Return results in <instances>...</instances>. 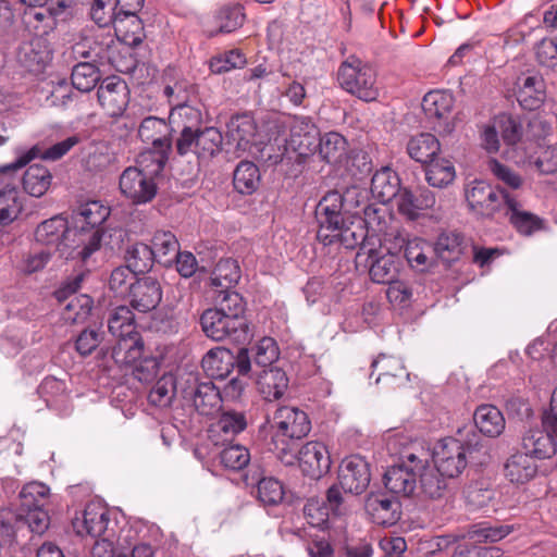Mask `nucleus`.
I'll return each mask as SVG.
<instances>
[{
    "label": "nucleus",
    "instance_id": "obj_38",
    "mask_svg": "<svg viewBox=\"0 0 557 557\" xmlns=\"http://www.w3.org/2000/svg\"><path fill=\"white\" fill-rule=\"evenodd\" d=\"M440 151L441 144L438 139L430 133L414 135L407 143L409 157L424 165L435 159Z\"/></svg>",
    "mask_w": 557,
    "mask_h": 557
},
{
    "label": "nucleus",
    "instance_id": "obj_20",
    "mask_svg": "<svg viewBox=\"0 0 557 557\" xmlns=\"http://www.w3.org/2000/svg\"><path fill=\"white\" fill-rule=\"evenodd\" d=\"M435 203V194L428 188H421L417 194L403 188L396 201L399 213L409 220L418 219L423 211L432 209Z\"/></svg>",
    "mask_w": 557,
    "mask_h": 557
},
{
    "label": "nucleus",
    "instance_id": "obj_14",
    "mask_svg": "<svg viewBox=\"0 0 557 557\" xmlns=\"http://www.w3.org/2000/svg\"><path fill=\"white\" fill-rule=\"evenodd\" d=\"M128 87L117 77H108L102 81L97 90V97L104 112L111 117L123 114L128 104Z\"/></svg>",
    "mask_w": 557,
    "mask_h": 557
},
{
    "label": "nucleus",
    "instance_id": "obj_43",
    "mask_svg": "<svg viewBox=\"0 0 557 557\" xmlns=\"http://www.w3.org/2000/svg\"><path fill=\"white\" fill-rule=\"evenodd\" d=\"M144 343L139 334H133L125 338L117 339L112 349V358L115 363L128 367L134 366L141 359Z\"/></svg>",
    "mask_w": 557,
    "mask_h": 557
},
{
    "label": "nucleus",
    "instance_id": "obj_6",
    "mask_svg": "<svg viewBox=\"0 0 557 557\" xmlns=\"http://www.w3.org/2000/svg\"><path fill=\"white\" fill-rule=\"evenodd\" d=\"M342 209L343 196L337 191L326 194L317 206L315 218L319 223L317 237L325 246L338 242Z\"/></svg>",
    "mask_w": 557,
    "mask_h": 557
},
{
    "label": "nucleus",
    "instance_id": "obj_12",
    "mask_svg": "<svg viewBox=\"0 0 557 557\" xmlns=\"http://www.w3.org/2000/svg\"><path fill=\"white\" fill-rule=\"evenodd\" d=\"M120 190L133 203L143 205L156 197L157 184L137 168L128 166L120 176Z\"/></svg>",
    "mask_w": 557,
    "mask_h": 557
},
{
    "label": "nucleus",
    "instance_id": "obj_59",
    "mask_svg": "<svg viewBox=\"0 0 557 557\" xmlns=\"http://www.w3.org/2000/svg\"><path fill=\"white\" fill-rule=\"evenodd\" d=\"M126 263L137 273L149 271L157 261L151 246L144 243H135L126 251Z\"/></svg>",
    "mask_w": 557,
    "mask_h": 557
},
{
    "label": "nucleus",
    "instance_id": "obj_51",
    "mask_svg": "<svg viewBox=\"0 0 557 557\" xmlns=\"http://www.w3.org/2000/svg\"><path fill=\"white\" fill-rule=\"evenodd\" d=\"M92 309V299L85 294L73 295L61 311V319L67 324L84 323Z\"/></svg>",
    "mask_w": 557,
    "mask_h": 557
},
{
    "label": "nucleus",
    "instance_id": "obj_36",
    "mask_svg": "<svg viewBox=\"0 0 557 557\" xmlns=\"http://www.w3.org/2000/svg\"><path fill=\"white\" fill-rule=\"evenodd\" d=\"M404 253L410 268L416 271L425 272L434 265L433 246L422 238L407 240Z\"/></svg>",
    "mask_w": 557,
    "mask_h": 557
},
{
    "label": "nucleus",
    "instance_id": "obj_15",
    "mask_svg": "<svg viewBox=\"0 0 557 557\" xmlns=\"http://www.w3.org/2000/svg\"><path fill=\"white\" fill-rule=\"evenodd\" d=\"M109 525V511L98 503L88 504L81 516L73 520V528L81 536L101 537L108 535Z\"/></svg>",
    "mask_w": 557,
    "mask_h": 557
},
{
    "label": "nucleus",
    "instance_id": "obj_25",
    "mask_svg": "<svg viewBox=\"0 0 557 557\" xmlns=\"http://www.w3.org/2000/svg\"><path fill=\"white\" fill-rule=\"evenodd\" d=\"M366 510L373 522L380 525H392L400 516V505L394 498L385 494H370L366 500Z\"/></svg>",
    "mask_w": 557,
    "mask_h": 557
},
{
    "label": "nucleus",
    "instance_id": "obj_9",
    "mask_svg": "<svg viewBox=\"0 0 557 557\" xmlns=\"http://www.w3.org/2000/svg\"><path fill=\"white\" fill-rule=\"evenodd\" d=\"M289 138L286 140V150H292L301 159L317 152L320 134L311 119L295 116L290 123Z\"/></svg>",
    "mask_w": 557,
    "mask_h": 557
},
{
    "label": "nucleus",
    "instance_id": "obj_54",
    "mask_svg": "<svg viewBox=\"0 0 557 557\" xmlns=\"http://www.w3.org/2000/svg\"><path fill=\"white\" fill-rule=\"evenodd\" d=\"M170 148L153 147L150 150L141 152L136 161V165L140 172L154 180L162 171L168 161V153Z\"/></svg>",
    "mask_w": 557,
    "mask_h": 557
},
{
    "label": "nucleus",
    "instance_id": "obj_53",
    "mask_svg": "<svg viewBox=\"0 0 557 557\" xmlns=\"http://www.w3.org/2000/svg\"><path fill=\"white\" fill-rule=\"evenodd\" d=\"M50 488L41 482H30L23 486L20 492V509L29 510L46 508L49 504Z\"/></svg>",
    "mask_w": 557,
    "mask_h": 557
},
{
    "label": "nucleus",
    "instance_id": "obj_19",
    "mask_svg": "<svg viewBox=\"0 0 557 557\" xmlns=\"http://www.w3.org/2000/svg\"><path fill=\"white\" fill-rule=\"evenodd\" d=\"M371 377L376 374L375 383L385 387H394L409 380L404 362L396 357L380 355L373 360Z\"/></svg>",
    "mask_w": 557,
    "mask_h": 557
},
{
    "label": "nucleus",
    "instance_id": "obj_29",
    "mask_svg": "<svg viewBox=\"0 0 557 557\" xmlns=\"http://www.w3.org/2000/svg\"><path fill=\"white\" fill-rule=\"evenodd\" d=\"M504 213L515 228L523 235H531L542 228V220L537 215L525 211L515 194L506 197Z\"/></svg>",
    "mask_w": 557,
    "mask_h": 557
},
{
    "label": "nucleus",
    "instance_id": "obj_47",
    "mask_svg": "<svg viewBox=\"0 0 557 557\" xmlns=\"http://www.w3.org/2000/svg\"><path fill=\"white\" fill-rule=\"evenodd\" d=\"M151 249L154 252L157 262L164 267H171L180 250V245L175 235L171 232L157 231L151 239Z\"/></svg>",
    "mask_w": 557,
    "mask_h": 557
},
{
    "label": "nucleus",
    "instance_id": "obj_21",
    "mask_svg": "<svg viewBox=\"0 0 557 557\" xmlns=\"http://www.w3.org/2000/svg\"><path fill=\"white\" fill-rule=\"evenodd\" d=\"M245 21L244 8L240 4L225 5L206 24L205 33L208 37L235 32L243 26Z\"/></svg>",
    "mask_w": 557,
    "mask_h": 557
},
{
    "label": "nucleus",
    "instance_id": "obj_52",
    "mask_svg": "<svg viewBox=\"0 0 557 557\" xmlns=\"http://www.w3.org/2000/svg\"><path fill=\"white\" fill-rule=\"evenodd\" d=\"M260 183L258 166L250 161H242L235 169L233 184L235 189L243 195H251Z\"/></svg>",
    "mask_w": 557,
    "mask_h": 557
},
{
    "label": "nucleus",
    "instance_id": "obj_57",
    "mask_svg": "<svg viewBox=\"0 0 557 557\" xmlns=\"http://www.w3.org/2000/svg\"><path fill=\"white\" fill-rule=\"evenodd\" d=\"M23 199L15 187L0 189V225H9L21 214Z\"/></svg>",
    "mask_w": 557,
    "mask_h": 557
},
{
    "label": "nucleus",
    "instance_id": "obj_1",
    "mask_svg": "<svg viewBox=\"0 0 557 557\" xmlns=\"http://www.w3.org/2000/svg\"><path fill=\"white\" fill-rule=\"evenodd\" d=\"M110 208L100 201H88L81 205L74 216V243L70 256L86 261L99 250L103 236L102 223L109 218Z\"/></svg>",
    "mask_w": 557,
    "mask_h": 557
},
{
    "label": "nucleus",
    "instance_id": "obj_55",
    "mask_svg": "<svg viewBox=\"0 0 557 557\" xmlns=\"http://www.w3.org/2000/svg\"><path fill=\"white\" fill-rule=\"evenodd\" d=\"M240 278V269L237 261L223 259L215 265L211 275V285L219 290L231 289Z\"/></svg>",
    "mask_w": 557,
    "mask_h": 557
},
{
    "label": "nucleus",
    "instance_id": "obj_7",
    "mask_svg": "<svg viewBox=\"0 0 557 557\" xmlns=\"http://www.w3.org/2000/svg\"><path fill=\"white\" fill-rule=\"evenodd\" d=\"M223 136L215 127L197 129L191 134H184L176 140V149L181 156L194 152L199 159L213 158L221 151Z\"/></svg>",
    "mask_w": 557,
    "mask_h": 557
},
{
    "label": "nucleus",
    "instance_id": "obj_49",
    "mask_svg": "<svg viewBox=\"0 0 557 557\" xmlns=\"http://www.w3.org/2000/svg\"><path fill=\"white\" fill-rule=\"evenodd\" d=\"M52 181L50 171L41 164L30 165L24 173L22 184L24 190L33 197H41L49 189Z\"/></svg>",
    "mask_w": 557,
    "mask_h": 557
},
{
    "label": "nucleus",
    "instance_id": "obj_3",
    "mask_svg": "<svg viewBox=\"0 0 557 557\" xmlns=\"http://www.w3.org/2000/svg\"><path fill=\"white\" fill-rule=\"evenodd\" d=\"M425 462V449L411 446L400 454V462L392 466L384 474V485L393 494L409 496L417 488V470Z\"/></svg>",
    "mask_w": 557,
    "mask_h": 557
},
{
    "label": "nucleus",
    "instance_id": "obj_11",
    "mask_svg": "<svg viewBox=\"0 0 557 557\" xmlns=\"http://www.w3.org/2000/svg\"><path fill=\"white\" fill-rule=\"evenodd\" d=\"M74 230H70L66 219L62 215L52 216L41 222L35 231V239L44 246L54 247L61 256L66 259H73L70 253L73 246L67 244L70 237H73Z\"/></svg>",
    "mask_w": 557,
    "mask_h": 557
},
{
    "label": "nucleus",
    "instance_id": "obj_64",
    "mask_svg": "<svg viewBox=\"0 0 557 557\" xmlns=\"http://www.w3.org/2000/svg\"><path fill=\"white\" fill-rule=\"evenodd\" d=\"M132 530H124L122 535L119 539L117 545L119 547H114L113 541L110 539L109 534L99 537L96 541L91 556L92 557H119L120 554L124 553L127 540H131Z\"/></svg>",
    "mask_w": 557,
    "mask_h": 557
},
{
    "label": "nucleus",
    "instance_id": "obj_61",
    "mask_svg": "<svg viewBox=\"0 0 557 557\" xmlns=\"http://www.w3.org/2000/svg\"><path fill=\"white\" fill-rule=\"evenodd\" d=\"M145 0H116V7L121 16L132 17V34L125 33L124 40L132 45L141 42V23L137 18L136 13L143 8Z\"/></svg>",
    "mask_w": 557,
    "mask_h": 557
},
{
    "label": "nucleus",
    "instance_id": "obj_41",
    "mask_svg": "<svg viewBox=\"0 0 557 557\" xmlns=\"http://www.w3.org/2000/svg\"><path fill=\"white\" fill-rule=\"evenodd\" d=\"M169 120L173 126L182 127L180 136H183L186 133L191 134L198 129L202 122V113L199 108L177 101L171 110Z\"/></svg>",
    "mask_w": 557,
    "mask_h": 557
},
{
    "label": "nucleus",
    "instance_id": "obj_44",
    "mask_svg": "<svg viewBox=\"0 0 557 557\" xmlns=\"http://www.w3.org/2000/svg\"><path fill=\"white\" fill-rule=\"evenodd\" d=\"M546 97L544 79L539 75L528 76L523 79L518 91V101L527 110L541 107Z\"/></svg>",
    "mask_w": 557,
    "mask_h": 557
},
{
    "label": "nucleus",
    "instance_id": "obj_10",
    "mask_svg": "<svg viewBox=\"0 0 557 557\" xmlns=\"http://www.w3.org/2000/svg\"><path fill=\"white\" fill-rule=\"evenodd\" d=\"M272 428L275 430V437L300 440L309 434L311 422L305 411L296 407L283 406L274 412Z\"/></svg>",
    "mask_w": 557,
    "mask_h": 557
},
{
    "label": "nucleus",
    "instance_id": "obj_27",
    "mask_svg": "<svg viewBox=\"0 0 557 557\" xmlns=\"http://www.w3.org/2000/svg\"><path fill=\"white\" fill-rule=\"evenodd\" d=\"M247 428V418L244 412L224 411L209 430L210 437L218 444H225Z\"/></svg>",
    "mask_w": 557,
    "mask_h": 557
},
{
    "label": "nucleus",
    "instance_id": "obj_37",
    "mask_svg": "<svg viewBox=\"0 0 557 557\" xmlns=\"http://www.w3.org/2000/svg\"><path fill=\"white\" fill-rule=\"evenodd\" d=\"M473 420L479 431L488 437H498L506 425L502 411L488 404L481 405L475 409Z\"/></svg>",
    "mask_w": 557,
    "mask_h": 557
},
{
    "label": "nucleus",
    "instance_id": "obj_18",
    "mask_svg": "<svg viewBox=\"0 0 557 557\" xmlns=\"http://www.w3.org/2000/svg\"><path fill=\"white\" fill-rule=\"evenodd\" d=\"M70 15L69 7L64 1L40 11H30L25 14L26 25L34 32L36 38L48 36L60 21Z\"/></svg>",
    "mask_w": 557,
    "mask_h": 557
},
{
    "label": "nucleus",
    "instance_id": "obj_63",
    "mask_svg": "<svg viewBox=\"0 0 557 557\" xmlns=\"http://www.w3.org/2000/svg\"><path fill=\"white\" fill-rule=\"evenodd\" d=\"M251 350L255 363L264 369L271 368L280 356L278 347L271 337L261 338Z\"/></svg>",
    "mask_w": 557,
    "mask_h": 557
},
{
    "label": "nucleus",
    "instance_id": "obj_24",
    "mask_svg": "<svg viewBox=\"0 0 557 557\" xmlns=\"http://www.w3.org/2000/svg\"><path fill=\"white\" fill-rule=\"evenodd\" d=\"M258 393L265 401H275L285 395L289 380L284 370L278 367L263 369L256 381Z\"/></svg>",
    "mask_w": 557,
    "mask_h": 557
},
{
    "label": "nucleus",
    "instance_id": "obj_62",
    "mask_svg": "<svg viewBox=\"0 0 557 557\" xmlns=\"http://www.w3.org/2000/svg\"><path fill=\"white\" fill-rule=\"evenodd\" d=\"M72 86L82 91L88 92L97 85L100 75L98 69L88 62L76 64L72 71Z\"/></svg>",
    "mask_w": 557,
    "mask_h": 557
},
{
    "label": "nucleus",
    "instance_id": "obj_50",
    "mask_svg": "<svg viewBox=\"0 0 557 557\" xmlns=\"http://www.w3.org/2000/svg\"><path fill=\"white\" fill-rule=\"evenodd\" d=\"M455 178L456 170L448 159L435 158L425 165V180L433 187L444 188Z\"/></svg>",
    "mask_w": 557,
    "mask_h": 557
},
{
    "label": "nucleus",
    "instance_id": "obj_46",
    "mask_svg": "<svg viewBox=\"0 0 557 557\" xmlns=\"http://www.w3.org/2000/svg\"><path fill=\"white\" fill-rule=\"evenodd\" d=\"M138 134L144 141L151 143L153 147L171 148L169 125L162 119L156 116L144 119Z\"/></svg>",
    "mask_w": 557,
    "mask_h": 557
},
{
    "label": "nucleus",
    "instance_id": "obj_16",
    "mask_svg": "<svg viewBox=\"0 0 557 557\" xmlns=\"http://www.w3.org/2000/svg\"><path fill=\"white\" fill-rule=\"evenodd\" d=\"M79 141L81 138L77 135H73L60 143L54 144L48 149H42L40 145H35L28 150L21 152L17 159L14 162L2 168V171H15L22 169L36 158H40L47 161L60 160Z\"/></svg>",
    "mask_w": 557,
    "mask_h": 557
},
{
    "label": "nucleus",
    "instance_id": "obj_28",
    "mask_svg": "<svg viewBox=\"0 0 557 557\" xmlns=\"http://www.w3.org/2000/svg\"><path fill=\"white\" fill-rule=\"evenodd\" d=\"M369 258L372 260L369 274L373 282L386 284L396 278L399 270V258L389 250L376 251L370 249Z\"/></svg>",
    "mask_w": 557,
    "mask_h": 557
},
{
    "label": "nucleus",
    "instance_id": "obj_34",
    "mask_svg": "<svg viewBox=\"0 0 557 557\" xmlns=\"http://www.w3.org/2000/svg\"><path fill=\"white\" fill-rule=\"evenodd\" d=\"M370 190L372 196L382 203L394 198L397 200V196L401 191L399 177L389 168H383L372 176Z\"/></svg>",
    "mask_w": 557,
    "mask_h": 557
},
{
    "label": "nucleus",
    "instance_id": "obj_22",
    "mask_svg": "<svg viewBox=\"0 0 557 557\" xmlns=\"http://www.w3.org/2000/svg\"><path fill=\"white\" fill-rule=\"evenodd\" d=\"M131 305L140 312H147L154 309L162 298L161 286L159 282L146 276L138 278L135 284L131 285Z\"/></svg>",
    "mask_w": 557,
    "mask_h": 557
},
{
    "label": "nucleus",
    "instance_id": "obj_26",
    "mask_svg": "<svg viewBox=\"0 0 557 557\" xmlns=\"http://www.w3.org/2000/svg\"><path fill=\"white\" fill-rule=\"evenodd\" d=\"M549 429H531L522 437L523 451L534 459L552 458L557 451V441Z\"/></svg>",
    "mask_w": 557,
    "mask_h": 557
},
{
    "label": "nucleus",
    "instance_id": "obj_42",
    "mask_svg": "<svg viewBox=\"0 0 557 557\" xmlns=\"http://www.w3.org/2000/svg\"><path fill=\"white\" fill-rule=\"evenodd\" d=\"M91 18L100 26L114 25L116 33L125 34L124 20L116 7V0H94L90 10Z\"/></svg>",
    "mask_w": 557,
    "mask_h": 557
},
{
    "label": "nucleus",
    "instance_id": "obj_31",
    "mask_svg": "<svg viewBox=\"0 0 557 557\" xmlns=\"http://www.w3.org/2000/svg\"><path fill=\"white\" fill-rule=\"evenodd\" d=\"M447 476H443L434 465L430 463V454L425 450V462L417 470V483L421 493L429 498L437 499L444 496L447 488Z\"/></svg>",
    "mask_w": 557,
    "mask_h": 557
},
{
    "label": "nucleus",
    "instance_id": "obj_39",
    "mask_svg": "<svg viewBox=\"0 0 557 557\" xmlns=\"http://www.w3.org/2000/svg\"><path fill=\"white\" fill-rule=\"evenodd\" d=\"M191 399L196 410L203 416L216 412L222 404L220 391L211 381L197 383L191 392Z\"/></svg>",
    "mask_w": 557,
    "mask_h": 557
},
{
    "label": "nucleus",
    "instance_id": "obj_2",
    "mask_svg": "<svg viewBox=\"0 0 557 557\" xmlns=\"http://www.w3.org/2000/svg\"><path fill=\"white\" fill-rule=\"evenodd\" d=\"M337 78L342 88L364 101L379 97L377 75L372 65L357 57H348L339 66Z\"/></svg>",
    "mask_w": 557,
    "mask_h": 557
},
{
    "label": "nucleus",
    "instance_id": "obj_32",
    "mask_svg": "<svg viewBox=\"0 0 557 557\" xmlns=\"http://www.w3.org/2000/svg\"><path fill=\"white\" fill-rule=\"evenodd\" d=\"M235 355L227 348L215 347L202 358L201 366L209 377L223 380L235 367Z\"/></svg>",
    "mask_w": 557,
    "mask_h": 557
},
{
    "label": "nucleus",
    "instance_id": "obj_4",
    "mask_svg": "<svg viewBox=\"0 0 557 557\" xmlns=\"http://www.w3.org/2000/svg\"><path fill=\"white\" fill-rule=\"evenodd\" d=\"M507 196H511V193L497 190L483 180L471 181L465 186L469 211L480 219H493L504 211Z\"/></svg>",
    "mask_w": 557,
    "mask_h": 557
},
{
    "label": "nucleus",
    "instance_id": "obj_23",
    "mask_svg": "<svg viewBox=\"0 0 557 557\" xmlns=\"http://www.w3.org/2000/svg\"><path fill=\"white\" fill-rule=\"evenodd\" d=\"M227 135L236 144L237 150L251 151L253 146L261 144L257 139L258 132L255 120L248 114H238L227 124Z\"/></svg>",
    "mask_w": 557,
    "mask_h": 557
},
{
    "label": "nucleus",
    "instance_id": "obj_8",
    "mask_svg": "<svg viewBox=\"0 0 557 557\" xmlns=\"http://www.w3.org/2000/svg\"><path fill=\"white\" fill-rule=\"evenodd\" d=\"M468 447L459 440L447 437L442 440L434 449L433 461L443 476H458L467 466Z\"/></svg>",
    "mask_w": 557,
    "mask_h": 557
},
{
    "label": "nucleus",
    "instance_id": "obj_58",
    "mask_svg": "<svg viewBox=\"0 0 557 557\" xmlns=\"http://www.w3.org/2000/svg\"><path fill=\"white\" fill-rule=\"evenodd\" d=\"M134 319V313L128 307H117L109 318V332L117 339L128 337L133 334H139L136 331Z\"/></svg>",
    "mask_w": 557,
    "mask_h": 557
},
{
    "label": "nucleus",
    "instance_id": "obj_17",
    "mask_svg": "<svg viewBox=\"0 0 557 557\" xmlns=\"http://www.w3.org/2000/svg\"><path fill=\"white\" fill-rule=\"evenodd\" d=\"M298 462L304 474L320 479L331 468V457L325 445L318 441L305 444L298 453Z\"/></svg>",
    "mask_w": 557,
    "mask_h": 557
},
{
    "label": "nucleus",
    "instance_id": "obj_60",
    "mask_svg": "<svg viewBox=\"0 0 557 557\" xmlns=\"http://www.w3.org/2000/svg\"><path fill=\"white\" fill-rule=\"evenodd\" d=\"M337 235L338 242H341L346 248H355L359 244H363L364 248V240L370 237L361 222V218H354L347 222L342 216L339 233H337Z\"/></svg>",
    "mask_w": 557,
    "mask_h": 557
},
{
    "label": "nucleus",
    "instance_id": "obj_30",
    "mask_svg": "<svg viewBox=\"0 0 557 557\" xmlns=\"http://www.w3.org/2000/svg\"><path fill=\"white\" fill-rule=\"evenodd\" d=\"M393 221V214L386 203H371L363 209L361 222L370 237L393 235V232H389Z\"/></svg>",
    "mask_w": 557,
    "mask_h": 557
},
{
    "label": "nucleus",
    "instance_id": "obj_33",
    "mask_svg": "<svg viewBox=\"0 0 557 557\" xmlns=\"http://www.w3.org/2000/svg\"><path fill=\"white\" fill-rule=\"evenodd\" d=\"M535 459L530 455L517 453L505 463V476L513 484L522 485L531 481L537 473Z\"/></svg>",
    "mask_w": 557,
    "mask_h": 557
},
{
    "label": "nucleus",
    "instance_id": "obj_40",
    "mask_svg": "<svg viewBox=\"0 0 557 557\" xmlns=\"http://www.w3.org/2000/svg\"><path fill=\"white\" fill-rule=\"evenodd\" d=\"M421 106L429 120H447L454 107V97L447 91L432 90L423 97Z\"/></svg>",
    "mask_w": 557,
    "mask_h": 557
},
{
    "label": "nucleus",
    "instance_id": "obj_56",
    "mask_svg": "<svg viewBox=\"0 0 557 557\" xmlns=\"http://www.w3.org/2000/svg\"><path fill=\"white\" fill-rule=\"evenodd\" d=\"M513 530L511 524L483 522L472 525L468 531V537L475 543H495L508 536Z\"/></svg>",
    "mask_w": 557,
    "mask_h": 557
},
{
    "label": "nucleus",
    "instance_id": "obj_35",
    "mask_svg": "<svg viewBox=\"0 0 557 557\" xmlns=\"http://www.w3.org/2000/svg\"><path fill=\"white\" fill-rule=\"evenodd\" d=\"M18 62L30 72H40L51 59V52L39 38L24 42L17 53Z\"/></svg>",
    "mask_w": 557,
    "mask_h": 557
},
{
    "label": "nucleus",
    "instance_id": "obj_48",
    "mask_svg": "<svg viewBox=\"0 0 557 557\" xmlns=\"http://www.w3.org/2000/svg\"><path fill=\"white\" fill-rule=\"evenodd\" d=\"M251 493L264 507H274L280 505L285 496V490L282 482L273 476L260 478Z\"/></svg>",
    "mask_w": 557,
    "mask_h": 557
},
{
    "label": "nucleus",
    "instance_id": "obj_5",
    "mask_svg": "<svg viewBox=\"0 0 557 557\" xmlns=\"http://www.w3.org/2000/svg\"><path fill=\"white\" fill-rule=\"evenodd\" d=\"M200 325L206 336L216 342L226 338L244 342L248 338L247 320L235 319L216 308H209L202 312Z\"/></svg>",
    "mask_w": 557,
    "mask_h": 557
},
{
    "label": "nucleus",
    "instance_id": "obj_45",
    "mask_svg": "<svg viewBox=\"0 0 557 557\" xmlns=\"http://www.w3.org/2000/svg\"><path fill=\"white\" fill-rule=\"evenodd\" d=\"M347 141L336 132H330L320 137L317 152L320 159L329 164L339 163L346 156Z\"/></svg>",
    "mask_w": 557,
    "mask_h": 557
},
{
    "label": "nucleus",
    "instance_id": "obj_13",
    "mask_svg": "<svg viewBox=\"0 0 557 557\" xmlns=\"http://www.w3.org/2000/svg\"><path fill=\"white\" fill-rule=\"evenodd\" d=\"M370 480V468L362 457L355 455L343 459L338 469V482L346 493H363Z\"/></svg>",
    "mask_w": 557,
    "mask_h": 557
}]
</instances>
